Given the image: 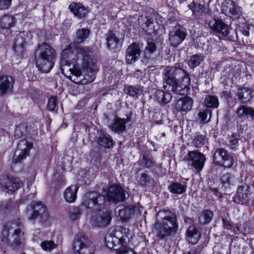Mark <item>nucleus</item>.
I'll return each instance as SVG.
<instances>
[{"label": "nucleus", "mask_w": 254, "mask_h": 254, "mask_svg": "<svg viewBox=\"0 0 254 254\" xmlns=\"http://www.w3.org/2000/svg\"><path fill=\"white\" fill-rule=\"evenodd\" d=\"M204 104L207 107L217 108L219 106L218 99L216 96L207 95L204 100Z\"/></svg>", "instance_id": "nucleus-41"}, {"label": "nucleus", "mask_w": 254, "mask_h": 254, "mask_svg": "<svg viewBox=\"0 0 254 254\" xmlns=\"http://www.w3.org/2000/svg\"><path fill=\"white\" fill-rule=\"evenodd\" d=\"M126 92L132 97H138L141 93V90L134 86H128L125 87Z\"/></svg>", "instance_id": "nucleus-47"}, {"label": "nucleus", "mask_w": 254, "mask_h": 254, "mask_svg": "<svg viewBox=\"0 0 254 254\" xmlns=\"http://www.w3.org/2000/svg\"><path fill=\"white\" fill-rule=\"evenodd\" d=\"M40 246L44 251L51 252L57 247V245L52 241H44L41 243Z\"/></svg>", "instance_id": "nucleus-46"}, {"label": "nucleus", "mask_w": 254, "mask_h": 254, "mask_svg": "<svg viewBox=\"0 0 254 254\" xmlns=\"http://www.w3.org/2000/svg\"><path fill=\"white\" fill-rule=\"evenodd\" d=\"M156 46L153 40L148 39L147 41V46L145 47V51L149 53H153L156 51Z\"/></svg>", "instance_id": "nucleus-51"}, {"label": "nucleus", "mask_w": 254, "mask_h": 254, "mask_svg": "<svg viewBox=\"0 0 254 254\" xmlns=\"http://www.w3.org/2000/svg\"><path fill=\"white\" fill-rule=\"evenodd\" d=\"M26 215L29 219L34 220L39 216H46V206L41 202H33L27 207Z\"/></svg>", "instance_id": "nucleus-14"}, {"label": "nucleus", "mask_w": 254, "mask_h": 254, "mask_svg": "<svg viewBox=\"0 0 254 254\" xmlns=\"http://www.w3.org/2000/svg\"><path fill=\"white\" fill-rule=\"evenodd\" d=\"M161 219L156 220L154 228L157 236L163 239L175 233L178 229L177 219L176 215L169 210H163L158 212Z\"/></svg>", "instance_id": "nucleus-5"}, {"label": "nucleus", "mask_w": 254, "mask_h": 254, "mask_svg": "<svg viewBox=\"0 0 254 254\" xmlns=\"http://www.w3.org/2000/svg\"><path fill=\"white\" fill-rule=\"evenodd\" d=\"M205 136L201 134H197L193 139L192 143L195 147H200L205 143Z\"/></svg>", "instance_id": "nucleus-49"}, {"label": "nucleus", "mask_w": 254, "mask_h": 254, "mask_svg": "<svg viewBox=\"0 0 254 254\" xmlns=\"http://www.w3.org/2000/svg\"><path fill=\"white\" fill-rule=\"evenodd\" d=\"M72 249L75 254H94L95 251L93 242L82 233L77 234L74 237Z\"/></svg>", "instance_id": "nucleus-7"}, {"label": "nucleus", "mask_w": 254, "mask_h": 254, "mask_svg": "<svg viewBox=\"0 0 254 254\" xmlns=\"http://www.w3.org/2000/svg\"><path fill=\"white\" fill-rule=\"evenodd\" d=\"M78 187L76 185H71L68 187L64 192V197L65 201L68 203L74 202L76 198V193Z\"/></svg>", "instance_id": "nucleus-30"}, {"label": "nucleus", "mask_w": 254, "mask_h": 254, "mask_svg": "<svg viewBox=\"0 0 254 254\" xmlns=\"http://www.w3.org/2000/svg\"><path fill=\"white\" fill-rule=\"evenodd\" d=\"M189 8L192 10V15L196 19H200L202 18V15L203 11L196 8V3L194 1L188 5Z\"/></svg>", "instance_id": "nucleus-48"}, {"label": "nucleus", "mask_w": 254, "mask_h": 254, "mask_svg": "<svg viewBox=\"0 0 254 254\" xmlns=\"http://www.w3.org/2000/svg\"><path fill=\"white\" fill-rule=\"evenodd\" d=\"M142 163L147 168H150L155 165V162L151 158L145 155L143 156Z\"/></svg>", "instance_id": "nucleus-54"}, {"label": "nucleus", "mask_w": 254, "mask_h": 254, "mask_svg": "<svg viewBox=\"0 0 254 254\" xmlns=\"http://www.w3.org/2000/svg\"><path fill=\"white\" fill-rule=\"evenodd\" d=\"M107 199L109 201L118 203L126 199V194L123 189L118 185H111L108 188Z\"/></svg>", "instance_id": "nucleus-12"}, {"label": "nucleus", "mask_w": 254, "mask_h": 254, "mask_svg": "<svg viewBox=\"0 0 254 254\" xmlns=\"http://www.w3.org/2000/svg\"><path fill=\"white\" fill-rule=\"evenodd\" d=\"M14 79L7 75L0 76V95H3L12 90Z\"/></svg>", "instance_id": "nucleus-22"}, {"label": "nucleus", "mask_w": 254, "mask_h": 254, "mask_svg": "<svg viewBox=\"0 0 254 254\" xmlns=\"http://www.w3.org/2000/svg\"><path fill=\"white\" fill-rule=\"evenodd\" d=\"M28 126L26 123H22L16 126L15 128L14 135L19 138L27 132Z\"/></svg>", "instance_id": "nucleus-39"}, {"label": "nucleus", "mask_w": 254, "mask_h": 254, "mask_svg": "<svg viewBox=\"0 0 254 254\" xmlns=\"http://www.w3.org/2000/svg\"><path fill=\"white\" fill-rule=\"evenodd\" d=\"M213 212L209 210H205L202 212L199 217L200 223L205 224L208 223L212 219Z\"/></svg>", "instance_id": "nucleus-42"}, {"label": "nucleus", "mask_w": 254, "mask_h": 254, "mask_svg": "<svg viewBox=\"0 0 254 254\" xmlns=\"http://www.w3.org/2000/svg\"><path fill=\"white\" fill-rule=\"evenodd\" d=\"M116 213H118L119 216L123 221H127L140 213L138 207L134 205L121 206L115 209Z\"/></svg>", "instance_id": "nucleus-11"}, {"label": "nucleus", "mask_w": 254, "mask_h": 254, "mask_svg": "<svg viewBox=\"0 0 254 254\" xmlns=\"http://www.w3.org/2000/svg\"><path fill=\"white\" fill-rule=\"evenodd\" d=\"M169 191L173 194H181L186 191L187 187L178 182H171L168 186Z\"/></svg>", "instance_id": "nucleus-33"}, {"label": "nucleus", "mask_w": 254, "mask_h": 254, "mask_svg": "<svg viewBox=\"0 0 254 254\" xmlns=\"http://www.w3.org/2000/svg\"><path fill=\"white\" fill-rule=\"evenodd\" d=\"M187 160L191 162V165L197 171H200L203 167L205 157L198 151L193 150L188 153Z\"/></svg>", "instance_id": "nucleus-15"}, {"label": "nucleus", "mask_w": 254, "mask_h": 254, "mask_svg": "<svg viewBox=\"0 0 254 254\" xmlns=\"http://www.w3.org/2000/svg\"><path fill=\"white\" fill-rule=\"evenodd\" d=\"M127 239L126 235H123L120 230H116L106 236L105 242L106 246L109 249L118 250L119 246L121 247L127 245Z\"/></svg>", "instance_id": "nucleus-8"}, {"label": "nucleus", "mask_w": 254, "mask_h": 254, "mask_svg": "<svg viewBox=\"0 0 254 254\" xmlns=\"http://www.w3.org/2000/svg\"><path fill=\"white\" fill-rule=\"evenodd\" d=\"M13 208V203L10 201L3 202L0 206V211L3 213H8Z\"/></svg>", "instance_id": "nucleus-50"}, {"label": "nucleus", "mask_w": 254, "mask_h": 254, "mask_svg": "<svg viewBox=\"0 0 254 254\" xmlns=\"http://www.w3.org/2000/svg\"><path fill=\"white\" fill-rule=\"evenodd\" d=\"M144 75V73L140 70H137L134 73V76L137 78L142 79Z\"/></svg>", "instance_id": "nucleus-58"}, {"label": "nucleus", "mask_w": 254, "mask_h": 254, "mask_svg": "<svg viewBox=\"0 0 254 254\" xmlns=\"http://www.w3.org/2000/svg\"><path fill=\"white\" fill-rule=\"evenodd\" d=\"M126 120L120 118H116L114 120V124L110 126L112 130L117 132L121 133L126 128Z\"/></svg>", "instance_id": "nucleus-32"}, {"label": "nucleus", "mask_w": 254, "mask_h": 254, "mask_svg": "<svg viewBox=\"0 0 254 254\" xmlns=\"http://www.w3.org/2000/svg\"><path fill=\"white\" fill-rule=\"evenodd\" d=\"M126 246L119 248L118 254H135L132 249L127 248Z\"/></svg>", "instance_id": "nucleus-55"}, {"label": "nucleus", "mask_w": 254, "mask_h": 254, "mask_svg": "<svg viewBox=\"0 0 254 254\" xmlns=\"http://www.w3.org/2000/svg\"><path fill=\"white\" fill-rule=\"evenodd\" d=\"M203 60V57L201 55H195L190 57L189 65L191 68H194L199 65Z\"/></svg>", "instance_id": "nucleus-44"}, {"label": "nucleus", "mask_w": 254, "mask_h": 254, "mask_svg": "<svg viewBox=\"0 0 254 254\" xmlns=\"http://www.w3.org/2000/svg\"><path fill=\"white\" fill-rule=\"evenodd\" d=\"M235 226H236V225H232V229L230 230L233 231V230L234 229V228H235Z\"/></svg>", "instance_id": "nucleus-63"}, {"label": "nucleus", "mask_w": 254, "mask_h": 254, "mask_svg": "<svg viewBox=\"0 0 254 254\" xmlns=\"http://www.w3.org/2000/svg\"><path fill=\"white\" fill-rule=\"evenodd\" d=\"M196 8L204 11L205 7L203 4L199 3L198 4V6L197 7H196Z\"/></svg>", "instance_id": "nucleus-61"}, {"label": "nucleus", "mask_w": 254, "mask_h": 254, "mask_svg": "<svg viewBox=\"0 0 254 254\" xmlns=\"http://www.w3.org/2000/svg\"><path fill=\"white\" fill-rule=\"evenodd\" d=\"M221 181L225 188H230L231 186H234L237 182V180L233 174L226 173L222 175Z\"/></svg>", "instance_id": "nucleus-35"}, {"label": "nucleus", "mask_w": 254, "mask_h": 254, "mask_svg": "<svg viewBox=\"0 0 254 254\" xmlns=\"http://www.w3.org/2000/svg\"><path fill=\"white\" fill-rule=\"evenodd\" d=\"M12 0H0V10L8 9L11 5Z\"/></svg>", "instance_id": "nucleus-56"}, {"label": "nucleus", "mask_w": 254, "mask_h": 254, "mask_svg": "<svg viewBox=\"0 0 254 254\" xmlns=\"http://www.w3.org/2000/svg\"><path fill=\"white\" fill-rule=\"evenodd\" d=\"M213 160L218 165L230 168L234 164L233 158L223 148H218L213 154Z\"/></svg>", "instance_id": "nucleus-9"}, {"label": "nucleus", "mask_w": 254, "mask_h": 254, "mask_svg": "<svg viewBox=\"0 0 254 254\" xmlns=\"http://www.w3.org/2000/svg\"><path fill=\"white\" fill-rule=\"evenodd\" d=\"M25 36L24 32H19L16 35L12 48L17 55L21 56L24 52Z\"/></svg>", "instance_id": "nucleus-24"}, {"label": "nucleus", "mask_w": 254, "mask_h": 254, "mask_svg": "<svg viewBox=\"0 0 254 254\" xmlns=\"http://www.w3.org/2000/svg\"><path fill=\"white\" fill-rule=\"evenodd\" d=\"M141 50L139 45L133 43L127 48L126 53V62L127 64H132L137 61L140 58Z\"/></svg>", "instance_id": "nucleus-17"}, {"label": "nucleus", "mask_w": 254, "mask_h": 254, "mask_svg": "<svg viewBox=\"0 0 254 254\" xmlns=\"http://www.w3.org/2000/svg\"><path fill=\"white\" fill-rule=\"evenodd\" d=\"M238 99L243 103H247L253 97L252 90L248 87H242L238 90Z\"/></svg>", "instance_id": "nucleus-28"}, {"label": "nucleus", "mask_w": 254, "mask_h": 254, "mask_svg": "<svg viewBox=\"0 0 254 254\" xmlns=\"http://www.w3.org/2000/svg\"><path fill=\"white\" fill-rule=\"evenodd\" d=\"M89 33V30L87 29L82 28L77 30L76 32V36L75 39V42L77 44L82 43L87 38Z\"/></svg>", "instance_id": "nucleus-40"}, {"label": "nucleus", "mask_w": 254, "mask_h": 254, "mask_svg": "<svg viewBox=\"0 0 254 254\" xmlns=\"http://www.w3.org/2000/svg\"><path fill=\"white\" fill-rule=\"evenodd\" d=\"M0 185L9 191H14L23 186L18 178H10L3 175L0 176Z\"/></svg>", "instance_id": "nucleus-16"}, {"label": "nucleus", "mask_w": 254, "mask_h": 254, "mask_svg": "<svg viewBox=\"0 0 254 254\" xmlns=\"http://www.w3.org/2000/svg\"><path fill=\"white\" fill-rule=\"evenodd\" d=\"M112 220L111 212L106 210L98 216H92L91 218L92 224L97 227H104L109 225Z\"/></svg>", "instance_id": "nucleus-18"}, {"label": "nucleus", "mask_w": 254, "mask_h": 254, "mask_svg": "<svg viewBox=\"0 0 254 254\" xmlns=\"http://www.w3.org/2000/svg\"><path fill=\"white\" fill-rule=\"evenodd\" d=\"M106 41L107 47L111 51H115L120 44L119 38L112 32L106 34Z\"/></svg>", "instance_id": "nucleus-26"}, {"label": "nucleus", "mask_w": 254, "mask_h": 254, "mask_svg": "<svg viewBox=\"0 0 254 254\" xmlns=\"http://www.w3.org/2000/svg\"><path fill=\"white\" fill-rule=\"evenodd\" d=\"M97 143L101 146L109 148L113 146V139L108 134L99 132L96 136Z\"/></svg>", "instance_id": "nucleus-27"}, {"label": "nucleus", "mask_w": 254, "mask_h": 254, "mask_svg": "<svg viewBox=\"0 0 254 254\" xmlns=\"http://www.w3.org/2000/svg\"><path fill=\"white\" fill-rule=\"evenodd\" d=\"M138 23L141 25L142 29L148 34H156V29L154 23V19L149 17L140 16L138 19Z\"/></svg>", "instance_id": "nucleus-21"}, {"label": "nucleus", "mask_w": 254, "mask_h": 254, "mask_svg": "<svg viewBox=\"0 0 254 254\" xmlns=\"http://www.w3.org/2000/svg\"><path fill=\"white\" fill-rule=\"evenodd\" d=\"M154 98L158 102L166 104L171 101L172 96L169 92L158 90L154 94Z\"/></svg>", "instance_id": "nucleus-31"}, {"label": "nucleus", "mask_w": 254, "mask_h": 254, "mask_svg": "<svg viewBox=\"0 0 254 254\" xmlns=\"http://www.w3.org/2000/svg\"><path fill=\"white\" fill-rule=\"evenodd\" d=\"M24 240L23 226L19 218L9 222L4 226L1 238L4 244L15 248L22 245Z\"/></svg>", "instance_id": "nucleus-4"}, {"label": "nucleus", "mask_w": 254, "mask_h": 254, "mask_svg": "<svg viewBox=\"0 0 254 254\" xmlns=\"http://www.w3.org/2000/svg\"><path fill=\"white\" fill-rule=\"evenodd\" d=\"M55 50L50 45L42 43L35 50L34 60L38 69L42 72H49L53 67L56 59Z\"/></svg>", "instance_id": "nucleus-3"}, {"label": "nucleus", "mask_w": 254, "mask_h": 254, "mask_svg": "<svg viewBox=\"0 0 254 254\" xmlns=\"http://www.w3.org/2000/svg\"><path fill=\"white\" fill-rule=\"evenodd\" d=\"M163 88L168 91L185 94L190 83V78L188 72L181 68L168 66L163 73Z\"/></svg>", "instance_id": "nucleus-2"}, {"label": "nucleus", "mask_w": 254, "mask_h": 254, "mask_svg": "<svg viewBox=\"0 0 254 254\" xmlns=\"http://www.w3.org/2000/svg\"><path fill=\"white\" fill-rule=\"evenodd\" d=\"M208 25L213 31L223 36L227 35L229 33V26L221 19L213 18L209 21Z\"/></svg>", "instance_id": "nucleus-20"}, {"label": "nucleus", "mask_w": 254, "mask_h": 254, "mask_svg": "<svg viewBox=\"0 0 254 254\" xmlns=\"http://www.w3.org/2000/svg\"><path fill=\"white\" fill-rule=\"evenodd\" d=\"M211 115V111L208 109L200 111L198 114L199 120L203 123H207L210 121Z\"/></svg>", "instance_id": "nucleus-45"}, {"label": "nucleus", "mask_w": 254, "mask_h": 254, "mask_svg": "<svg viewBox=\"0 0 254 254\" xmlns=\"http://www.w3.org/2000/svg\"><path fill=\"white\" fill-rule=\"evenodd\" d=\"M187 236L188 240L190 243L195 244L196 243L198 239V235L196 228L193 226H190L187 229Z\"/></svg>", "instance_id": "nucleus-36"}, {"label": "nucleus", "mask_w": 254, "mask_h": 254, "mask_svg": "<svg viewBox=\"0 0 254 254\" xmlns=\"http://www.w3.org/2000/svg\"><path fill=\"white\" fill-rule=\"evenodd\" d=\"M151 179V177L146 173H143L141 175L139 179L138 180V182L140 185L142 186H145L150 183V181Z\"/></svg>", "instance_id": "nucleus-53"}, {"label": "nucleus", "mask_w": 254, "mask_h": 254, "mask_svg": "<svg viewBox=\"0 0 254 254\" xmlns=\"http://www.w3.org/2000/svg\"><path fill=\"white\" fill-rule=\"evenodd\" d=\"M236 114L239 118H242L244 116L254 117V108L246 105L239 107L236 111Z\"/></svg>", "instance_id": "nucleus-34"}, {"label": "nucleus", "mask_w": 254, "mask_h": 254, "mask_svg": "<svg viewBox=\"0 0 254 254\" xmlns=\"http://www.w3.org/2000/svg\"><path fill=\"white\" fill-rule=\"evenodd\" d=\"M81 206H73L69 209L68 215L71 220H75L80 217L82 214Z\"/></svg>", "instance_id": "nucleus-43"}, {"label": "nucleus", "mask_w": 254, "mask_h": 254, "mask_svg": "<svg viewBox=\"0 0 254 254\" xmlns=\"http://www.w3.org/2000/svg\"><path fill=\"white\" fill-rule=\"evenodd\" d=\"M210 190L213 191L214 194L218 197L221 198L222 196V194L220 193H219L218 191V190L216 189H211Z\"/></svg>", "instance_id": "nucleus-60"}, {"label": "nucleus", "mask_w": 254, "mask_h": 254, "mask_svg": "<svg viewBox=\"0 0 254 254\" xmlns=\"http://www.w3.org/2000/svg\"><path fill=\"white\" fill-rule=\"evenodd\" d=\"M193 100L189 97L186 96L181 98L176 103V108L182 112H187L190 111L192 107Z\"/></svg>", "instance_id": "nucleus-25"}, {"label": "nucleus", "mask_w": 254, "mask_h": 254, "mask_svg": "<svg viewBox=\"0 0 254 254\" xmlns=\"http://www.w3.org/2000/svg\"><path fill=\"white\" fill-rule=\"evenodd\" d=\"M187 36L186 30L180 26L172 29L169 34V41L174 47H177L185 39Z\"/></svg>", "instance_id": "nucleus-10"}, {"label": "nucleus", "mask_w": 254, "mask_h": 254, "mask_svg": "<svg viewBox=\"0 0 254 254\" xmlns=\"http://www.w3.org/2000/svg\"><path fill=\"white\" fill-rule=\"evenodd\" d=\"M32 147L33 143L32 142L26 140H21L18 145V148L21 151V152L15 159L16 163L20 162L25 159L29 155V151Z\"/></svg>", "instance_id": "nucleus-23"}, {"label": "nucleus", "mask_w": 254, "mask_h": 254, "mask_svg": "<svg viewBox=\"0 0 254 254\" xmlns=\"http://www.w3.org/2000/svg\"><path fill=\"white\" fill-rule=\"evenodd\" d=\"M105 204L104 195L96 191H90L83 196L81 206L93 212H100L105 208Z\"/></svg>", "instance_id": "nucleus-6"}, {"label": "nucleus", "mask_w": 254, "mask_h": 254, "mask_svg": "<svg viewBox=\"0 0 254 254\" xmlns=\"http://www.w3.org/2000/svg\"><path fill=\"white\" fill-rule=\"evenodd\" d=\"M221 11L222 13L230 17H238L241 12L240 7L230 0L222 3Z\"/></svg>", "instance_id": "nucleus-19"}, {"label": "nucleus", "mask_w": 254, "mask_h": 254, "mask_svg": "<svg viewBox=\"0 0 254 254\" xmlns=\"http://www.w3.org/2000/svg\"><path fill=\"white\" fill-rule=\"evenodd\" d=\"M240 139V135L237 133H234L226 141V144L230 149L235 150L239 146V140Z\"/></svg>", "instance_id": "nucleus-37"}, {"label": "nucleus", "mask_w": 254, "mask_h": 254, "mask_svg": "<svg viewBox=\"0 0 254 254\" xmlns=\"http://www.w3.org/2000/svg\"><path fill=\"white\" fill-rule=\"evenodd\" d=\"M57 104V97L55 96L51 97L48 100L47 104L48 109L50 111H53Z\"/></svg>", "instance_id": "nucleus-52"}, {"label": "nucleus", "mask_w": 254, "mask_h": 254, "mask_svg": "<svg viewBox=\"0 0 254 254\" xmlns=\"http://www.w3.org/2000/svg\"><path fill=\"white\" fill-rule=\"evenodd\" d=\"M241 32L242 34L245 36L248 37L249 35V28L247 27L243 28L241 30Z\"/></svg>", "instance_id": "nucleus-59"}, {"label": "nucleus", "mask_w": 254, "mask_h": 254, "mask_svg": "<svg viewBox=\"0 0 254 254\" xmlns=\"http://www.w3.org/2000/svg\"><path fill=\"white\" fill-rule=\"evenodd\" d=\"M251 194L250 187L246 184H243L238 187L234 201L237 203L248 205Z\"/></svg>", "instance_id": "nucleus-13"}, {"label": "nucleus", "mask_w": 254, "mask_h": 254, "mask_svg": "<svg viewBox=\"0 0 254 254\" xmlns=\"http://www.w3.org/2000/svg\"><path fill=\"white\" fill-rule=\"evenodd\" d=\"M15 18L12 16L5 15L1 18L0 24L3 28H10L14 25Z\"/></svg>", "instance_id": "nucleus-38"}, {"label": "nucleus", "mask_w": 254, "mask_h": 254, "mask_svg": "<svg viewBox=\"0 0 254 254\" xmlns=\"http://www.w3.org/2000/svg\"><path fill=\"white\" fill-rule=\"evenodd\" d=\"M222 221L224 227L225 229H232V224H231L228 220L223 219Z\"/></svg>", "instance_id": "nucleus-57"}, {"label": "nucleus", "mask_w": 254, "mask_h": 254, "mask_svg": "<svg viewBox=\"0 0 254 254\" xmlns=\"http://www.w3.org/2000/svg\"><path fill=\"white\" fill-rule=\"evenodd\" d=\"M90 53L88 48H75L73 45H69L61 53L63 73L78 84L84 85L93 81L98 68Z\"/></svg>", "instance_id": "nucleus-1"}, {"label": "nucleus", "mask_w": 254, "mask_h": 254, "mask_svg": "<svg viewBox=\"0 0 254 254\" xmlns=\"http://www.w3.org/2000/svg\"><path fill=\"white\" fill-rule=\"evenodd\" d=\"M233 232L235 233H239L240 232V227L238 225H236V226H235V228H234V229L233 230Z\"/></svg>", "instance_id": "nucleus-62"}, {"label": "nucleus", "mask_w": 254, "mask_h": 254, "mask_svg": "<svg viewBox=\"0 0 254 254\" xmlns=\"http://www.w3.org/2000/svg\"><path fill=\"white\" fill-rule=\"evenodd\" d=\"M69 8L75 16L79 18L84 17L88 13L87 9L79 3L72 2L69 5Z\"/></svg>", "instance_id": "nucleus-29"}]
</instances>
